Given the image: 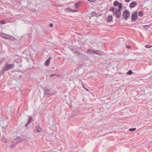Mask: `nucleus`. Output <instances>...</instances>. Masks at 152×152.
<instances>
[{
    "instance_id": "1",
    "label": "nucleus",
    "mask_w": 152,
    "mask_h": 152,
    "mask_svg": "<svg viewBox=\"0 0 152 152\" xmlns=\"http://www.w3.org/2000/svg\"><path fill=\"white\" fill-rule=\"evenodd\" d=\"M15 65L14 64H10L8 62H7L5 64L4 66V67L2 71L0 72V75H2L5 71H7L14 66Z\"/></svg>"
},
{
    "instance_id": "2",
    "label": "nucleus",
    "mask_w": 152,
    "mask_h": 152,
    "mask_svg": "<svg viewBox=\"0 0 152 152\" xmlns=\"http://www.w3.org/2000/svg\"><path fill=\"white\" fill-rule=\"evenodd\" d=\"M130 15V14L129 11L127 10H125L123 12L122 14L124 19L126 20L129 17Z\"/></svg>"
},
{
    "instance_id": "3",
    "label": "nucleus",
    "mask_w": 152,
    "mask_h": 152,
    "mask_svg": "<svg viewBox=\"0 0 152 152\" xmlns=\"http://www.w3.org/2000/svg\"><path fill=\"white\" fill-rule=\"evenodd\" d=\"M138 18L137 12H135L132 15L131 18L132 21H135Z\"/></svg>"
},
{
    "instance_id": "4",
    "label": "nucleus",
    "mask_w": 152,
    "mask_h": 152,
    "mask_svg": "<svg viewBox=\"0 0 152 152\" xmlns=\"http://www.w3.org/2000/svg\"><path fill=\"white\" fill-rule=\"evenodd\" d=\"M113 15H115L117 18H119L121 16V13L115 11L113 12Z\"/></svg>"
},
{
    "instance_id": "5",
    "label": "nucleus",
    "mask_w": 152,
    "mask_h": 152,
    "mask_svg": "<svg viewBox=\"0 0 152 152\" xmlns=\"http://www.w3.org/2000/svg\"><path fill=\"white\" fill-rule=\"evenodd\" d=\"M94 53L99 55H102L104 54L103 52L99 50H94Z\"/></svg>"
},
{
    "instance_id": "6",
    "label": "nucleus",
    "mask_w": 152,
    "mask_h": 152,
    "mask_svg": "<svg viewBox=\"0 0 152 152\" xmlns=\"http://www.w3.org/2000/svg\"><path fill=\"white\" fill-rule=\"evenodd\" d=\"M137 4L135 2H133L131 3L129 7L131 8H134L137 5Z\"/></svg>"
},
{
    "instance_id": "7",
    "label": "nucleus",
    "mask_w": 152,
    "mask_h": 152,
    "mask_svg": "<svg viewBox=\"0 0 152 152\" xmlns=\"http://www.w3.org/2000/svg\"><path fill=\"white\" fill-rule=\"evenodd\" d=\"M51 57H49L48 59L46 61L45 63V65L46 66H48L49 64V62L50 60L51 59Z\"/></svg>"
},
{
    "instance_id": "8",
    "label": "nucleus",
    "mask_w": 152,
    "mask_h": 152,
    "mask_svg": "<svg viewBox=\"0 0 152 152\" xmlns=\"http://www.w3.org/2000/svg\"><path fill=\"white\" fill-rule=\"evenodd\" d=\"M113 18V16L112 15L109 16L107 18V21L109 22L112 21Z\"/></svg>"
},
{
    "instance_id": "9",
    "label": "nucleus",
    "mask_w": 152,
    "mask_h": 152,
    "mask_svg": "<svg viewBox=\"0 0 152 152\" xmlns=\"http://www.w3.org/2000/svg\"><path fill=\"white\" fill-rule=\"evenodd\" d=\"M94 50L91 49H88L86 51V53L88 54H92L94 53Z\"/></svg>"
},
{
    "instance_id": "10",
    "label": "nucleus",
    "mask_w": 152,
    "mask_h": 152,
    "mask_svg": "<svg viewBox=\"0 0 152 152\" xmlns=\"http://www.w3.org/2000/svg\"><path fill=\"white\" fill-rule=\"evenodd\" d=\"M2 37L6 39H10L11 37L10 36L8 35L6 36V35H4L3 36H2Z\"/></svg>"
},
{
    "instance_id": "11",
    "label": "nucleus",
    "mask_w": 152,
    "mask_h": 152,
    "mask_svg": "<svg viewBox=\"0 0 152 152\" xmlns=\"http://www.w3.org/2000/svg\"><path fill=\"white\" fill-rule=\"evenodd\" d=\"M36 130L38 132H41L42 131V129L40 126H38L37 127Z\"/></svg>"
},
{
    "instance_id": "12",
    "label": "nucleus",
    "mask_w": 152,
    "mask_h": 152,
    "mask_svg": "<svg viewBox=\"0 0 152 152\" xmlns=\"http://www.w3.org/2000/svg\"><path fill=\"white\" fill-rule=\"evenodd\" d=\"M82 3L81 1H79L76 3L75 4V6L76 8H77L78 6L80 5V4Z\"/></svg>"
},
{
    "instance_id": "13",
    "label": "nucleus",
    "mask_w": 152,
    "mask_h": 152,
    "mask_svg": "<svg viewBox=\"0 0 152 152\" xmlns=\"http://www.w3.org/2000/svg\"><path fill=\"white\" fill-rule=\"evenodd\" d=\"M110 11H113V12L115 11V8L113 7H111L110 8Z\"/></svg>"
},
{
    "instance_id": "14",
    "label": "nucleus",
    "mask_w": 152,
    "mask_h": 152,
    "mask_svg": "<svg viewBox=\"0 0 152 152\" xmlns=\"http://www.w3.org/2000/svg\"><path fill=\"white\" fill-rule=\"evenodd\" d=\"M119 3L117 1H115L113 3V5L115 6H117L119 4Z\"/></svg>"
},
{
    "instance_id": "15",
    "label": "nucleus",
    "mask_w": 152,
    "mask_h": 152,
    "mask_svg": "<svg viewBox=\"0 0 152 152\" xmlns=\"http://www.w3.org/2000/svg\"><path fill=\"white\" fill-rule=\"evenodd\" d=\"M136 128H130L129 129V131L130 132H133L136 130Z\"/></svg>"
},
{
    "instance_id": "16",
    "label": "nucleus",
    "mask_w": 152,
    "mask_h": 152,
    "mask_svg": "<svg viewBox=\"0 0 152 152\" xmlns=\"http://www.w3.org/2000/svg\"><path fill=\"white\" fill-rule=\"evenodd\" d=\"M2 141L4 143H6L7 141V139H5L4 137L2 138Z\"/></svg>"
},
{
    "instance_id": "17",
    "label": "nucleus",
    "mask_w": 152,
    "mask_h": 152,
    "mask_svg": "<svg viewBox=\"0 0 152 152\" xmlns=\"http://www.w3.org/2000/svg\"><path fill=\"white\" fill-rule=\"evenodd\" d=\"M132 73V72L131 70H130L127 72V74L129 75H131Z\"/></svg>"
},
{
    "instance_id": "18",
    "label": "nucleus",
    "mask_w": 152,
    "mask_h": 152,
    "mask_svg": "<svg viewBox=\"0 0 152 152\" xmlns=\"http://www.w3.org/2000/svg\"><path fill=\"white\" fill-rule=\"evenodd\" d=\"M67 9L69 10L70 11H71V10H72L73 12H75L77 11V10H72V9H70V8H69V7L67 8Z\"/></svg>"
},
{
    "instance_id": "19",
    "label": "nucleus",
    "mask_w": 152,
    "mask_h": 152,
    "mask_svg": "<svg viewBox=\"0 0 152 152\" xmlns=\"http://www.w3.org/2000/svg\"><path fill=\"white\" fill-rule=\"evenodd\" d=\"M32 120V118L31 117H30L29 118L28 121V123H29L31 122V121Z\"/></svg>"
},
{
    "instance_id": "20",
    "label": "nucleus",
    "mask_w": 152,
    "mask_h": 152,
    "mask_svg": "<svg viewBox=\"0 0 152 152\" xmlns=\"http://www.w3.org/2000/svg\"><path fill=\"white\" fill-rule=\"evenodd\" d=\"M115 10L116 11L121 12V9L118 8V9H117L116 8H115Z\"/></svg>"
},
{
    "instance_id": "21",
    "label": "nucleus",
    "mask_w": 152,
    "mask_h": 152,
    "mask_svg": "<svg viewBox=\"0 0 152 152\" xmlns=\"http://www.w3.org/2000/svg\"><path fill=\"white\" fill-rule=\"evenodd\" d=\"M143 27L145 29H147L149 27V26L145 25L143 26Z\"/></svg>"
},
{
    "instance_id": "22",
    "label": "nucleus",
    "mask_w": 152,
    "mask_h": 152,
    "mask_svg": "<svg viewBox=\"0 0 152 152\" xmlns=\"http://www.w3.org/2000/svg\"><path fill=\"white\" fill-rule=\"evenodd\" d=\"M138 15L140 16H142L143 15V13L142 12H139Z\"/></svg>"
},
{
    "instance_id": "23",
    "label": "nucleus",
    "mask_w": 152,
    "mask_h": 152,
    "mask_svg": "<svg viewBox=\"0 0 152 152\" xmlns=\"http://www.w3.org/2000/svg\"><path fill=\"white\" fill-rule=\"evenodd\" d=\"M145 47L147 48H151L152 47V46H151L150 45H146Z\"/></svg>"
},
{
    "instance_id": "24",
    "label": "nucleus",
    "mask_w": 152,
    "mask_h": 152,
    "mask_svg": "<svg viewBox=\"0 0 152 152\" xmlns=\"http://www.w3.org/2000/svg\"><path fill=\"white\" fill-rule=\"evenodd\" d=\"M118 5V8H119L121 9L122 7V4L121 3H120V4H119Z\"/></svg>"
},
{
    "instance_id": "25",
    "label": "nucleus",
    "mask_w": 152,
    "mask_h": 152,
    "mask_svg": "<svg viewBox=\"0 0 152 152\" xmlns=\"http://www.w3.org/2000/svg\"><path fill=\"white\" fill-rule=\"evenodd\" d=\"M75 53L76 54H77V55H80V52H79V51H75Z\"/></svg>"
},
{
    "instance_id": "26",
    "label": "nucleus",
    "mask_w": 152,
    "mask_h": 152,
    "mask_svg": "<svg viewBox=\"0 0 152 152\" xmlns=\"http://www.w3.org/2000/svg\"><path fill=\"white\" fill-rule=\"evenodd\" d=\"M1 24H4L5 23V21L4 20H1Z\"/></svg>"
},
{
    "instance_id": "27",
    "label": "nucleus",
    "mask_w": 152,
    "mask_h": 152,
    "mask_svg": "<svg viewBox=\"0 0 152 152\" xmlns=\"http://www.w3.org/2000/svg\"><path fill=\"white\" fill-rule=\"evenodd\" d=\"M88 1L93 3H95L96 1V0H88Z\"/></svg>"
},
{
    "instance_id": "28",
    "label": "nucleus",
    "mask_w": 152,
    "mask_h": 152,
    "mask_svg": "<svg viewBox=\"0 0 152 152\" xmlns=\"http://www.w3.org/2000/svg\"><path fill=\"white\" fill-rule=\"evenodd\" d=\"M53 23H50L49 24V26L50 27H52L53 26Z\"/></svg>"
},
{
    "instance_id": "29",
    "label": "nucleus",
    "mask_w": 152,
    "mask_h": 152,
    "mask_svg": "<svg viewBox=\"0 0 152 152\" xmlns=\"http://www.w3.org/2000/svg\"><path fill=\"white\" fill-rule=\"evenodd\" d=\"M55 75H56V74H53L50 75V76H54ZM56 76H59L58 75H56Z\"/></svg>"
},
{
    "instance_id": "30",
    "label": "nucleus",
    "mask_w": 152,
    "mask_h": 152,
    "mask_svg": "<svg viewBox=\"0 0 152 152\" xmlns=\"http://www.w3.org/2000/svg\"><path fill=\"white\" fill-rule=\"evenodd\" d=\"M126 48H131V46L130 45H127L126 46Z\"/></svg>"
},
{
    "instance_id": "31",
    "label": "nucleus",
    "mask_w": 152,
    "mask_h": 152,
    "mask_svg": "<svg viewBox=\"0 0 152 152\" xmlns=\"http://www.w3.org/2000/svg\"><path fill=\"white\" fill-rule=\"evenodd\" d=\"M72 51L74 53H75V51H76V50H74V49H72Z\"/></svg>"
},
{
    "instance_id": "32",
    "label": "nucleus",
    "mask_w": 152,
    "mask_h": 152,
    "mask_svg": "<svg viewBox=\"0 0 152 152\" xmlns=\"http://www.w3.org/2000/svg\"><path fill=\"white\" fill-rule=\"evenodd\" d=\"M131 0H125V1L126 2H128L130 1Z\"/></svg>"
},
{
    "instance_id": "33",
    "label": "nucleus",
    "mask_w": 152,
    "mask_h": 152,
    "mask_svg": "<svg viewBox=\"0 0 152 152\" xmlns=\"http://www.w3.org/2000/svg\"><path fill=\"white\" fill-rule=\"evenodd\" d=\"M83 88H85V89L86 91H88V89H86V88L84 87V86H83Z\"/></svg>"
},
{
    "instance_id": "34",
    "label": "nucleus",
    "mask_w": 152,
    "mask_h": 152,
    "mask_svg": "<svg viewBox=\"0 0 152 152\" xmlns=\"http://www.w3.org/2000/svg\"><path fill=\"white\" fill-rule=\"evenodd\" d=\"M48 92H49L48 91V93H47L46 92H45V94H49V93H48Z\"/></svg>"
},
{
    "instance_id": "35",
    "label": "nucleus",
    "mask_w": 152,
    "mask_h": 152,
    "mask_svg": "<svg viewBox=\"0 0 152 152\" xmlns=\"http://www.w3.org/2000/svg\"><path fill=\"white\" fill-rule=\"evenodd\" d=\"M91 14L92 15H93L94 14H95L96 13L94 12H92Z\"/></svg>"
},
{
    "instance_id": "36",
    "label": "nucleus",
    "mask_w": 152,
    "mask_h": 152,
    "mask_svg": "<svg viewBox=\"0 0 152 152\" xmlns=\"http://www.w3.org/2000/svg\"><path fill=\"white\" fill-rule=\"evenodd\" d=\"M22 76V75L21 74L19 75V76Z\"/></svg>"
}]
</instances>
